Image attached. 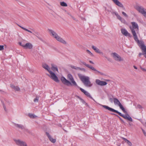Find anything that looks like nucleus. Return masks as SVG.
<instances>
[{
  "label": "nucleus",
  "instance_id": "f257e3e1",
  "mask_svg": "<svg viewBox=\"0 0 146 146\" xmlns=\"http://www.w3.org/2000/svg\"><path fill=\"white\" fill-rule=\"evenodd\" d=\"M100 105L102 107L104 108L105 109L109 110L110 112H113L118 114L119 115L125 119H126L132 122L133 121V120L131 117L128 114H127L124 115L122 114L121 113L115 110L112 108H110L108 106L103 105Z\"/></svg>",
  "mask_w": 146,
  "mask_h": 146
},
{
  "label": "nucleus",
  "instance_id": "f03ea898",
  "mask_svg": "<svg viewBox=\"0 0 146 146\" xmlns=\"http://www.w3.org/2000/svg\"><path fill=\"white\" fill-rule=\"evenodd\" d=\"M132 27H130V29L133 35L134 40H137L138 37L137 34L139 33V26L138 24L135 22L131 23Z\"/></svg>",
  "mask_w": 146,
  "mask_h": 146
},
{
  "label": "nucleus",
  "instance_id": "7ed1b4c3",
  "mask_svg": "<svg viewBox=\"0 0 146 146\" xmlns=\"http://www.w3.org/2000/svg\"><path fill=\"white\" fill-rule=\"evenodd\" d=\"M78 75L81 80L86 86L90 87L92 86V84L90 82L89 77L82 75L80 73L78 74Z\"/></svg>",
  "mask_w": 146,
  "mask_h": 146
},
{
  "label": "nucleus",
  "instance_id": "20e7f679",
  "mask_svg": "<svg viewBox=\"0 0 146 146\" xmlns=\"http://www.w3.org/2000/svg\"><path fill=\"white\" fill-rule=\"evenodd\" d=\"M138 44L139 46L142 51L143 55L146 54V46H145L144 42L142 41H139L138 39L137 40H135Z\"/></svg>",
  "mask_w": 146,
  "mask_h": 146
},
{
  "label": "nucleus",
  "instance_id": "39448f33",
  "mask_svg": "<svg viewBox=\"0 0 146 146\" xmlns=\"http://www.w3.org/2000/svg\"><path fill=\"white\" fill-rule=\"evenodd\" d=\"M113 102L114 104L115 105H118L119 106L120 109H121L123 112L125 114H128L127 111L125 110V109L117 99L116 98H114Z\"/></svg>",
  "mask_w": 146,
  "mask_h": 146
},
{
  "label": "nucleus",
  "instance_id": "423d86ee",
  "mask_svg": "<svg viewBox=\"0 0 146 146\" xmlns=\"http://www.w3.org/2000/svg\"><path fill=\"white\" fill-rule=\"evenodd\" d=\"M80 62L82 63L83 64L86 66L87 67L90 68L92 70L95 71L96 72H95L96 74H97V73H99L101 75H104L105 74L103 73L100 72L94 68L91 65H90L88 64H87L85 62H84L82 61L81 60H80Z\"/></svg>",
  "mask_w": 146,
  "mask_h": 146
},
{
  "label": "nucleus",
  "instance_id": "0eeeda50",
  "mask_svg": "<svg viewBox=\"0 0 146 146\" xmlns=\"http://www.w3.org/2000/svg\"><path fill=\"white\" fill-rule=\"evenodd\" d=\"M111 55L114 59L116 61L120 62L124 60L123 58H121L118 54L115 52L112 53Z\"/></svg>",
  "mask_w": 146,
  "mask_h": 146
},
{
  "label": "nucleus",
  "instance_id": "6e6552de",
  "mask_svg": "<svg viewBox=\"0 0 146 146\" xmlns=\"http://www.w3.org/2000/svg\"><path fill=\"white\" fill-rule=\"evenodd\" d=\"M54 38L56 39L58 41L62 43L63 44H67L66 42L63 40L62 38L59 36L55 32L52 36Z\"/></svg>",
  "mask_w": 146,
  "mask_h": 146
},
{
  "label": "nucleus",
  "instance_id": "1a4fd4ad",
  "mask_svg": "<svg viewBox=\"0 0 146 146\" xmlns=\"http://www.w3.org/2000/svg\"><path fill=\"white\" fill-rule=\"evenodd\" d=\"M49 72L50 74V76L49 74H48V75L50 76L51 79L54 80L56 82H59V80H58L57 77L54 72L51 70L49 71Z\"/></svg>",
  "mask_w": 146,
  "mask_h": 146
},
{
  "label": "nucleus",
  "instance_id": "9d476101",
  "mask_svg": "<svg viewBox=\"0 0 146 146\" xmlns=\"http://www.w3.org/2000/svg\"><path fill=\"white\" fill-rule=\"evenodd\" d=\"M16 144L20 146H27L26 143L20 139H14Z\"/></svg>",
  "mask_w": 146,
  "mask_h": 146
},
{
  "label": "nucleus",
  "instance_id": "9b49d317",
  "mask_svg": "<svg viewBox=\"0 0 146 146\" xmlns=\"http://www.w3.org/2000/svg\"><path fill=\"white\" fill-rule=\"evenodd\" d=\"M111 13L112 14H115V15L116 16L117 19L119 20L121 23L124 24L126 23V21L125 20L119 15L117 13L115 12H112Z\"/></svg>",
  "mask_w": 146,
  "mask_h": 146
},
{
  "label": "nucleus",
  "instance_id": "f8f14e48",
  "mask_svg": "<svg viewBox=\"0 0 146 146\" xmlns=\"http://www.w3.org/2000/svg\"><path fill=\"white\" fill-rule=\"evenodd\" d=\"M61 80L62 82L64 84L69 86L70 85H72L71 83L68 80H66L64 77H62L61 78Z\"/></svg>",
  "mask_w": 146,
  "mask_h": 146
},
{
  "label": "nucleus",
  "instance_id": "ddd939ff",
  "mask_svg": "<svg viewBox=\"0 0 146 146\" xmlns=\"http://www.w3.org/2000/svg\"><path fill=\"white\" fill-rule=\"evenodd\" d=\"M136 9L141 14L145 11L146 9L141 6H137L135 7Z\"/></svg>",
  "mask_w": 146,
  "mask_h": 146
},
{
  "label": "nucleus",
  "instance_id": "4468645a",
  "mask_svg": "<svg viewBox=\"0 0 146 146\" xmlns=\"http://www.w3.org/2000/svg\"><path fill=\"white\" fill-rule=\"evenodd\" d=\"M68 77L69 80L75 86H77V84L76 82L74 80V79L72 76V75L70 74H69L68 75Z\"/></svg>",
  "mask_w": 146,
  "mask_h": 146
},
{
  "label": "nucleus",
  "instance_id": "2eb2a0df",
  "mask_svg": "<svg viewBox=\"0 0 146 146\" xmlns=\"http://www.w3.org/2000/svg\"><path fill=\"white\" fill-rule=\"evenodd\" d=\"M121 31L122 33L124 35L126 36H128L130 37L131 36V34L128 33V32L125 29H121Z\"/></svg>",
  "mask_w": 146,
  "mask_h": 146
},
{
  "label": "nucleus",
  "instance_id": "dca6fc26",
  "mask_svg": "<svg viewBox=\"0 0 146 146\" xmlns=\"http://www.w3.org/2000/svg\"><path fill=\"white\" fill-rule=\"evenodd\" d=\"M96 83L97 84L100 86H104L107 84V83L105 82L101 81L99 80H96Z\"/></svg>",
  "mask_w": 146,
  "mask_h": 146
},
{
  "label": "nucleus",
  "instance_id": "f3484780",
  "mask_svg": "<svg viewBox=\"0 0 146 146\" xmlns=\"http://www.w3.org/2000/svg\"><path fill=\"white\" fill-rule=\"evenodd\" d=\"M46 134L48 137L50 141L53 143H54L56 141V139H53L49 134L47 132H46Z\"/></svg>",
  "mask_w": 146,
  "mask_h": 146
},
{
  "label": "nucleus",
  "instance_id": "a211bd4d",
  "mask_svg": "<svg viewBox=\"0 0 146 146\" xmlns=\"http://www.w3.org/2000/svg\"><path fill=\"white\" fill-rule=\"evenodd\" d=\"M33 48L32 44L30 43H27L24 46V48L25 49H31Z\"/></svg>",
  "mask_w": 146,
  "mask_h": 146
},
{
  "label": "nucleus",
  "instance_id": "6ab92c4d",
  "mask_svg": "<svg viewBox=\"0 0 146 146\" xmlns=\"http://www.w3.org/2000/svg\"><path fill=\"white\" fill-rule=\"evenodd\" d=\"M116 5L121 7H123V4L118 0H112Z\"/></svg>",
  "mask_w": 146,
  "mask_h": 146
},
{
  "label": "nucleus",
  "instance_id": "aec40b11",
  "mask_svg": "<svg viewBox=\"0 0 146 146\" xmlns=\"http://www.w3.org/2000/svg\"><path fill=\"white\" fill-rule=\"evenodd\" d=\"M92 48L97 53L100 54H103V53L102 52H101L100 50L96 46H92Z\"/></svg>",
  "mask_w": 146,
  "mask_h": 146
},
{
  "label": "nucleus",
  "instance_id": "412c9836",
  "mask_svg": "<svg viewBox=\"0 0 146 146\" xmlns=\"http://www.w3.org/2000/svg\"><path fill=\"white\" fill-rule=\"evenodd\" d=\"M14 125L16 127L19 129H21L22 130H23L24 129H25V127L23 125L21 124L15 123L14 124Z\"/></svg>",
  "mask_w": 146,
  "mask_h": 146
},
{
  "label": "nucleus",
  "instance_id": "4be33fe9",
  "mask_svg": "<svg viewBox=\"0 0 146 146\" xmlns=\"http://www.w3.org/2000/svg\"><path fill=\"white\" fill-rule=\"evenodd\" d=\"M51 65V69L54 72L57 71L58 72V69L57 66L53 64H52Z\"/></svg>",
  "mask_w": 146,
  "mask_h": 146
},
{
  "label": "nucleus",
  "instance_id": "5701e85b",
  "mask_svg": "<svg viewBox=\"0 0 146 146\" xmlns=\"http://www.w3.org/2000/svg\"><path fill=\"white\" fill-rule=\"evenodd\" d=\"M11 87L15 91H19L20 90V88L18 86H15L11 84Z\"/></svg>",
  "mask_w": 146,
  "mask_h": 146
},
{
  "label": "nucleus",
  "instance_id": "b1692460",
  "mask_svg": "<svg viewBox=\"0 0 146 146\" xmlns=\"http://www.w3.org/2000/svg\"><path fill=\"white\" fill-rule=\"evenodd\" d=\"M42 66L46 70H47L48 71V72H49V71H51L50 70V68L48 66V65H47V64H43L42 65Z\"/></svg>",
  "mask_w": 146,
  "mask_h": 146
},
{
  "label": "nucleus",
  "instance_id": "393cba45",
  "mask_svg": "<svg viewBox=\"0 0 146 146\" xmlns=\"http://www.w3.org/2000/svg\"><path fill=\"white\" fill-rule=\"evenodd\" d=\"M15 1H18L19 2L18 4L19 5L22 6H24L25 5V3L22 1H20L19 0H17Z\"/></svg>",
  "mask_w": 146,
  "mask_h": 146
},
{
  "label": "nucleus",
  "instance_id": "a878e982",
  "mask_svg": "<svg viewBox=\"0 0 146 146\" xmlns=\"http://www.w3.org/2000/svg\"><path fill=\"white\" fill-rule=\"evenodd\" d=\"M84 94L88 97L89 98H90L92 99L93 100H94L93 98L92 97L90 96V94L89 93H88V92L86 91L85 93Z\"/></svg>",
  "mask_w": 146,
  "mask_h": 146
},
{
  "label": "nucleus",
  "instance_id": "bb28decb",
  "mask_svg": "<svg viewBox=\"0 0 146 146\" xmlns=\"http://www.w3.org/2000/svg\"><path fill=\"white\" fill-rule=\"evenodd\" d=\"M48 31L49 33L52 36L53 34H54V33L55 32L54 31L50 29H48Z\"/></svg>",
  "mask_w": 146,
  "mask_h": 146
},
{
  "label": "nucleus",
  "instance_id": "cd10ccee",
  "mask_svg": "<svg viewBox=\"0 0 146 146\" xmlns=\"http://www.w3.org/2000/svg\"><path fill=\"white\" fill-rule=\"evenodd\" d=\"M29 116L31 118H34L37 117L36 116L32 114L29 113Z\"/></svg>",
  "mask_w": 146,
  "mask_h": 146
},
{
  "label": "nucleus",
  "instance_id": "c85d7f7f",
  "mask_svg": "<svg viewBox=\"0 0 146 146\" xmlns=\"http://www.w3.org/2000/svg\"><path fill=\"white\" fill-rule=\"evenodd\" d=\"M71 67L72 69L78 70H79V69H80V67L74 66H71Z\"/></svg>",
  "mask_w": 146,
  "mask_h": 146
},
{
  "label": "nucleus",
  "instance_id": "c756f323",
  "mask_svg": "<svg viewBox=\"0 0 146 146\" xmlns=\"http://www.w3.org/2000/svg\"><path fill=\"white\" fill-rule=\"evenodd\" d=\"M60 5L63 7H67V4L64 2H62L60 3Z\"/></svg>",
  "mask_w": 146,
  "mask_h": 146
},
{
  "label": "nucleus",
  "instance_id": "7c9ffc66",
  "mask_svg": "<svg viewBox=\"0 0 146 146\" xmlns=\"http://www.w3.org/2000/svg\"><path fill=\"white\" fill-rule=\"evenodd\" d=\"M81 100V102L84 104H85L86 106H88V104L86 102L82 99L81 98H79Z\"/></svg>",
  "mask_w": 146,
  "mask_h": 146
},
{
  "label": "nucleus",
  "instance_id": "2f4dec72",
  "mask_svg": "<svg viewBox=\"0 0 146 146\" xmlns=\"http://www.w3.org/2000/svg\"><path fill=\"white\" fill-rule=\"evenodd\" d=\"M111 114L112 115H115L117 117H118L119 119L123 123H124V121H123V120L119 117V116L118 115H117L116 114H115V113H111Z\"/></svg>",
  "mask_w": 146,
  "mask_h": 146
},
{
  "label": "nucleus",
  "instance_id": "473e14b6",
  "mask_svg": "<svg viewBox=\"0 0 146 146\" xmlns=\"http://www.w3.org/2000/svg\"><path fill=\"white\" fill-rule=\"evenodd\" d=\"M122 13L123 14V15L125 17H126V18H128V16L124 12H123V11L122 12Z\"/></svg>",
  "mask_w": 146,
  "mask_h": 146
},
{
  "label": "nucleus",
  "instance_id": "72a5a7b5",
  "mask_svg": "<svg viewBox=\"0 0 146 146\" xmlns=\"http://www.w3.org/2000/svg\"><path fill=\"white\" fill-rule=\"evenodd\" d=\"M23 130H24L25 132H27L29 133H30V131L28 129L26 128L25 127V129H24Z\"/></svg>",
  "mask_w": 146,
  "mask_h": 146
},
{
  "label": "nucleus",
  "instance_id": "f704fd0d",
  "mask_svg": "<svg viewBox=\"0 0 146 146\" xmlns=\"http://www.w3.org/2000/svg\"><path fill=\"white\" fill-rule=\"evenodd\" d=\"M86 52L90 55L93 56V54L89 50H87Z\"/></svg>",
  "mask_w": 146,
  "mask_h": 146
},
{
  "label": "nucleus",
  "instance_id": "c9c22d12",
  "mask_svg": "<svg viewBox=\"0 0 146 146\" xmlns=\"http://www.w3.org/2000/svg\"><path fill=\"white\" fill-rule=\"evenodd\" d=\"M23 28V30H24L26 31H27L29 32L30 33H32L31 31H30L28 29L25 28Z\"/></svg>",
  "mask_w": 146,
  "mask_h": 146
},
{
  "label": "nucleus",
  "instance_id": "e433bc0d",
  "mask_svg": "<svg viewBox=\"0 0 146 146\" xmlns=\"http://www.w3.org/2000/svg\"><path fill=\"white\" fill-rule=\"evenodd\" d=\"M70 17L72 19H73L75 21H76L77 22L78 21V20L77 19L75 18L74 17L72 16V15H70Z\"/></svg>",
  "mask_w": 146,
  "mask_h": 146
},
{
  "label": "nucleus",
  "instance_id": "4c0bfd02",
  "mask_svg": "<svg viewBox=\"0 0 146 146\" xmlns=\"http://www.w3.org/2000/svg\"><path fill=\"white\" fill-rule=\"evenodd\" d=\"M127 143L129 146H131L132 145L131 143V142H130L129 140H128L127 141Z\"/></svg>",
  "mask_w": 146,
  "mask_h": 146
},
{
  "label": "nucleus",
  "instance_id": "58836bf2",
  "mask_svg": "<svg viewBox=\"0 0 146 146\" xmlns=\"http://www.w3.org/2000/svg\"><path fill=\"white\" fill-rule=\"evenodd\" d=\"M145 17H146V9L142 14Z\"/></svg>",
  "mask_w": 146,
  "mask_h": 146
},
{
  "label": "nucleus",
  "instance_id": "ea45409f",
  "mask_svg": "<svg viewBox=\"0 0 146 146\" xmlns=\"http://www.w3.org/2000/svg\"><path fill=\"white\" fill-rule=\"evenodd\" d=\"M105 57L108 60V61H109L110 62H111L112 60H111V58H108V57H107L106 56H105Z\"/></svg>",
  "mask_w": 146,
  "mask_h": 146
},
{
  "label": "nucleus",
  "instance_id": "a19ab883",
  "mask_svg": "<svg viewBox=\"0 0 146 146\" xmlns=\"http://www.w3.org/2000/svg\"><path fill=\"white\" fill-rule=\"evenodd\" d=\"M80 90L84 94H85V93L86 92V91L84 89H82L81 88H80Z\"/></svg>",
  "mask_w": 146,
  "mask_h": 146
},
{
  "label": "nucleus",
  "instance_id": "79ce46f5",
  "mask_svg": "<svg viewBox=\"0 0 146 146\" xmlns=\"http://www.w3.org/2000/svg\"><path fill=\"white\" fill-rule=\"evenodd\" d=\"M80 90L84 94H85V93L86 92V91L84 89H82L81 88H80Z\"/></svg>",
  "mask_w": 146,
  "mask_h": 146
},
{
  "label": "nucleus",
  "instance_id": "37998d69",
  "mask_svg": "<svg viewBox=\"0 0 146 146\" xmlns=\"http://www.w3.org/2000/svg\"><path fill=\"white\" fill-rule=\"evenodd\" d=\"M4 49V46L3 45H0V50H2Z\"/></svg>",
  "mask_w": 146,
  "mask_h": 146
},
{
  "label": "nucleus",
  "instance_id": "c03bdc74",
  "mask_svg": "<svg viewBox=\"0 0 146 146\" xmlns=\"http://www.w3.org/2000/svg\"><path fill=\"white\" fill-rule=\"evenodd\" d=\"M79 70H80L81 71H82L84 72H86V70L85 68H80V69H79Z\"/></svg>",
  "mask_w": 146,
  "mask_h": 146
},
{
  "label": "nucleus",
  "instance_id": "a18cd8bd",
  "mask_svg": "<svg viewBox=\"0 0 146 146\" xmlns=\"http://www.w3.org/2000/svg\"><path fill=\"white\" fill-rule=\"evenodd\" d=\"M137 107L139 109H141L142 108V106L139 104H138L137 106Z\"/></svg>",
  "mask_w": 146,
  "mask_h": 146
},
{
  "label": "nucleus",
  "instance_id": "49530a36",
  "mask_svg": "<svg viewBox=\"0 0 146 146\" xmlns=\"http://www.w3.org/2000/svg\"><path fill=\"white\" fill-rule=\"evenodd\" d=\"M1 102H2V104L3 105V108L4 109V110H5V111H6V106H5V105H4V103H3V102H2V101Z\"/></svg>",
  "mask_w": 146,
  "mask_h": 146
},
{
  "label": "nucleus",
  "instance_id": "de8ad7c7",
  "mask_svg": "<svg viewBox=\"0 0 146 146\" xmlns=\"http://www.w3.org/2000/svg\"><path fill=\"white\" fill-rule=\"evenodd\" d=\"M142 131L143 132V133L144 135H145V136H146V132H145V130L144 129H142Z\"/></svg>",
  "mask_w": 146,
  "mask_h": 146
},
{
  "label": "nucleus",
  "instance_id": "09e8293b",
  "mask_svg": "<svg viewBox=\"0 0 146 146\" xmlns=\"http://www.w3.org/2000/svg\"><path fill=\"white\" fill-rule=\"evenodd\" d=\"M18 43L19 45L23 46L24 48V46L25 45L24 44H22L21 42H19Z\"/></svg>",
  "mask_w": 146,
  "mask_h": 146
},
{
  "label": "nucleus",
  "instance_id": "8fccbe9b",
  "mask_svg": "<svg viewBox=\"0 0 146 146\" xmlns=\"http://www.w3.org/2000/svg\"><path fill=\"white\" fill-rule=\"evenodd\" d=\"M38 99L37 98L35 99L34 100V101L35 102H38Z\"/></svg>",
  "mask_w": 146,
  "mask_h": 146
},
{
  "label": "nucleus",
  "instance_id": "3c124183",
  "mask_svg": "<svg viewBox=\"0 0 146 146\" xmlns=\"http://www.w3.org/2000/svg\"><path fill=\"white\" fill-rule=\"evenodd\" d=\"M122 139L126 143L128 141V140H127V139H126V138H122Z\"/></svg>",
  "mask_w": 146,
  "mask_h": 146
},
{
  "label": "nucleus",
  "instance_id": "603ef678",
  "mask_svg": "<svg viewBox=\"0 0 146 146\" xmlns=\"http://www.w3.org/2000/svg\"><path fill=\"white\" fill-rule=\"evenodd\" d=\"M109 100L111 102H112L113 101V99L111 98H110L109 99Z\"/></svg>",
  "mask_w": 146,
  "mask_h": 146
},
{
  "label": "nucleus",
  "instance_id": "864d4df0",
  "mask_svg": "<svg viewBox=\"0 0 146 146\" xmlns=\"http://www.w3.org/2000/svg\"><path fill=\"white\" fill-rule=\"evenodd\" d=\"M141 69L143 71L145 72L146 71V69L145 68H141Z\"/></svg>",
  "mask_w": 146,
  "mask_h": 146
},
{
  "label": "nucleus",
  "instance_id": "5fc2aeb1",
  "mask_svg": "<svg viewBox=\"0 0 146 146\" xmlns=\"http://www.w3.org/2000/svg\"><path fill=\"white\" fill-rule=\"evenodd\" d=\"M18 25L19 26L20 28H21L22 29H23V28H25L24 27H22L21 26H20V25Z\"/></svg>",
  "mask_w": 146,
  "mask_h": 146
},
{
  "label": "nucleus",
  "instance_id": "6e6d98bb",
  "mask_svg": "<svg viewBox=\"0 0 146 146\" xmlns=\"http://www.w3.org/2000/svg\"><path fill=\"white\" fill-rule=\"evenodd\" d=\"M89 62L90 63H91V64H94V62L92 61L91 60H90L89 61Z\"/></svg>",
  "mask_w": 146,
  "mask_h": 146
},
{
  "label": "nucleus",
  "instance_id": "4d7b16f0",
  "mask_svg": "<svg viewBox=\"0 0 146 146\" xmlns=\"http://www.w3.org/2000/svg\"><path fill=\"white\" fill-rule=\"evenodd\" d=\"M142 54H143V53H139V56H140Z\"/></svg>",
  "mask_w": 146,
  "mask_h": 146
},
{
  "label": "nucleus",
  "instance_id": "13d9d810",
  "mask_svg": "<svg viewBox=\"0 0 146 146\" xmlns=\"http://www.w3.org/2000/svg\"><path fill=\"white\" fill-rule=\"evenodd\" d=\"M81 19L82 20H86L85 19V18H83V17H81Z\"/></svg>",
  "mask_w": 146,
  "mask_h": 146
},
{
  "label": "nucleus",
  "instance_id": "bf43d9fd",
  "mask_svg": "<svg viewBox=\"0 0 146 146\" xmlns=\"http://www.w3.org/2000/svg\"><path fill=\"white\" fill-rule=\"evenodd\" d=\"M133 67L135 69H137V67L135 66H134Z\"/></svg>",
  "mask_w": 146,
  "mask_h": 146
},
{
  "label": "nucleus",
  "instance_id": "052dcab7",
  "mask_svg": "<svg viewBox=\"0 0 146 146\" xmlns=\"http://www.w3.org/2000/svg\"><path fill=\"white\" fill-rule=\"evenodd\" d=\"M67 13V14H68V15H69L70 16V15H71L70 14V13H68V12H67V13Z\"/></svg>",
  "mask_w": 146,
  "mask_h": 146
},
{
  "label": "nucleus",
  "instance_id": "680f3d73",
  "mask_svg": "<svg viewBox=\"0 0 146 146\" xmlns=\"http://www.w3.org/2000/svg\"><path fill=\"white\" fill-rule=\"evenodd\" d=\"M35 33L36 34H38V33L37 32H35Z\"/></svg>",
  "mask_w": 146,
  "mask_h": 146
},
{
  "label": "nucleus",
  "instance_id": "e2e57ef3",
  "mask_svg": "<svg viewBox=\"0 0 146 146\" xmlns=\"http://www.w3.org/2000/svg\"><path fill=\"white\" fill-rule=\"evenodd\" d=\"M144 56L145 58H146V54H144Z\"/></svg>",
  "mask_w": 146,
  "mask_h": 146
},
{
  "label": "nucleus",
  "instance_id": "0e129e2a",
  "mask_svg": "<svg viewBox=\"0 0 146 146\" xmlns=\"http://www.w3.org/2000/svg\"><path fill=\"white\" fill-rule=\"evenodd\" d=\"M145 126H146V122L145 123Z\"/></svg>",
  "mask_w": 146,
  "mask_h": 146
},
{
  "label": "nucleus",
  "instance_id": "69168bd1",
  "mask_svg": "<svg viewBox=\"0 0 146 146\" xmlns=\"http://www.w3.org/2000/svg\"><path fill=\"white\" fill-rule=\"evenodd\" d=\"M33 34V35H35V34L33 33H32Z\"/></svg>",
  "mask_w": 146,
  "mask_h": 146
}]
</instances>
